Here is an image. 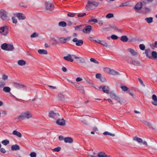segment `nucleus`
Masks as SVG:
<instances>
[{"instance_id":"obj_1","label":"nucleus","mask_w":157,"mask_h":157,"mask_svg":"<svg viewBox=\"0 0 157 157\" xmlns=\"http://www.w3.org/2000/svg\"><path fill=\"white\" fill-rule=\"evenodd\" d=\"M32 115L30 111H27L25 112L22 113L17 117L14 118V120H21L25 119H29L30 118H32Z\"/></svg>"},{"instance_id":"obj_2","label":"nucleus","mask_w":157,"mask_h":157,"mask_svg":"<svg viewBox=\"0 0 157 157\" xmlns=\"http://www.w3.org/2000/svg\"><path fill=\"white\" fill-rule=\"evenodd\" d=\"M91 5H93L95 6H97L99 5V3L94 1H88L85 7L87 10H89L90 9Z\"/></svg>"},{"instance_id":"obj_3","label":"nucleus","mask_w":157,"mask_h":157,"mask_svg":"<svg viewBox=\"0 0 157 157\" xmlns=\"http://www.w3.org/2000/svg\"><path fill=\"white\" fill-rule=\"evenodd\" d=\"M0 17L3 20H6L8 19L7 13L5 10H0Z\"/></svg>"},{"instance_id":"obj_4","label":"nucleus","mask_w":157,"mask_h":157,"mask_svg":"<svg viewBox=\"0 0 157 157\" xmlns=\"http://www.w3.org/2000/svg\"><path fill=\"white\" fill-rule=\"evenodd\" d=\"M8 33V27L7 26H4L0 27V33L5 36H6Z\"/></svg>"},{"instance_id":"obj_5","label":"nucleus","mask_w":157,"mask_h":157,"mask_svg":"<svg viewBox=\"0 0 157 157\" xmlns=\"http://www.w3.org/2000/svg\"><path fill=\"white\" fill-rule=\"evenodd\" d=\"M49 117L55 119H58L59 116L58 113H55L53 111H51L49 113Z\"/></svg>"},{"instance_id":"obj_6","label":"nucleus","mask_w":157,"mask_h":157,"mask_svg":"<svg viewBox=\"0 0 157 157\" xmlns=\"http://www.w3.org/2000/svg\"><path fill=\"white\" fill-rule=\"evenodd\" d=\"M71 37L68 36L66 38L64 37H57V38L59 40V43L63 44L66 43L67 41H69L71 39Z\"/></svg>"},{"instance_id":"obj_7","label":"nucleus","mask_w":157,"mask_h":157,"mask_svg":"<svg viewBox=\"0 0 157 157\" xmlns=\"http://www.w3.org/2000/svg\"><path fill=\"white\" fill-rule=\"evenodd\" d=\"M128 63L133 65L135 67H138L140 65V63L139 61L135 60L132 59L130 60L128 59L127 60Z\"/></svg>"},{"instance_id":"obj_8","label":"nucleus","mask_w":157,"mask_h":157,"mask_svg":"<svg viewBox=\"0 0 157 157\" xmlns=\"http://www.w3.org/2000/svg\"><path fill=\"white\" fill-rule=\"evenodd\" d=\"M45 6L46 10L50 11H52L54 8V6L52 3L49 2H45Z\"/></svg>"},{"instance_id":"obj_9","label":"nucleus","mask_w":157,"mask_h":157,"mask_svg":"<svg viewBox=\"0 0 157 157\" xmlns=\"http://www.w3.org/2000/svg\"><path fill=\"white\" fill-rule=\"evenodd\" d=\"M72 41L74 42H75V44L77 46H81L83 44V41L82 40H78L77 38H74Z\"/></svg>"},{"instance_id":"obj_10","label":"nucleus","mask_w":157,"mask_h":157,"mask_svg":"<svg viewBox=\"0 0 157 157\" xmlns=\"http://www.w3.org/2000/svg\"><path fill=\"white\" fill-rule=\"evenodd\" d=\"M142 122L144 124L148 126L149 128H152L155 131L157 130L156 128L155 127H153L149 122H148L146 121H142Z\"/></svg>"},{"instance_id":"obj_11","label":"nucleus","mask_w":157,"mask_h":157,"mask_svg":"<svg viewBox=\"0 0 157 157\" xmlns=\"http://www.w3.org/2000/svg\"><path fill=\"white\" fill-rule=\"evenodd\" d=\"M74 85L75 87L78 90H81L83 93H84L83 87L79 83L75 82Z\"/></svg>"},{"instance_id":"obj_12","label":"nucleus","mask_w":157,"mask_h":157,"mask_svg":"<svg viewBox=\"0 0 157 157\" xmlns=\"http://www.w3.org/2000/svg\"><path fill=\"white\" fill-rule=\"evenodd\" d=\"M92 26L90 25H88L86 26L82 29L83 33H90L92 29Z\"/></svg>"},{"instance_id":"obj_13","label":"nucleus","mask_w":157,"mask_h":157,"mask_svg":"<svg viewBox=\"0 0 157 157\" xmlns=\"http://www.w3.org/2000/svg\"><path fill=\"white\" fill-rule=\"evenodd\" d=\"M106 69L108 73L110 74L113 75H119L120 74L119 72L114 70L111 69L109 68H107Z\"/></svg>"},{"instance_id":"obj_14","label":"nucleus","mask_w":157,"mask_h":157,"mask_svg":"<svg viewBox=\"0 0 157 157\" xmlns=\"http://www.w3.org/2000/svg\"><path fill=\"white\" fill-rule=\"evenodd\" d=\"M56 123L59 125L63 126L65 124V122L63 118L58 119L56 122Z\"/></svg>"},{"instance_id":"obj_15","label":"nucleus","mask_w":157,"mask_h":157,"mask_svg":"<svg viewBox=\"0 0 157 157\" xmlns=\"http://www.w3.org/2000/svg\"><path fill=\"white\" fill-rule=\"evenodd\" d=\"M142 7V3L141 2L138 3L134 7V9H135L136 12L141 9Z\"/></svg>"},{"instance_id":"obj_16","label":"nucleus","mask_w":157,"mask_h":157,"mask_svg":"<svg viewBox=\"0 0 157 157\" xmlns=\"http://www.w3.org/2000/svg\"><path fill=\"white\" fill-rule=\"evenodd\" d=\"M16 16L19 20H24L25 19V15L21 13H17Z\"/></svg>"},{"instance_id":"obj_17","label":"nucleus","mask_w":157,"mask_h":157,"mask_svg":"<svg viewBox=\"0 0 157 157\" xmlns=\"http://www.w3.org/2000/svg\"><path fill=\"white\" fill-rule=\"evenodd\" d=\"M13 86L16 88L18 89H21L23 88L25 86L24 85L21 84L17 82L14 83Z\"/></svg>"},{"instance_id":"obj_18","label":"nucleus","mask_w":157,"mask_h":157,"mask_svg":"<svg viewBox=\"0 0 157 157\" xmlns=\"http://www.w3.org/2000/svg\"><path fill=\"white\" fill-rule=\"evenodd\" d=\"M152 98L153 101H151V103L153 105L157 106V97L156 96L155 94H153Z\"/></svg>"},{"instance_id":"obj_19","label":"nucleus","mask_w":157,"mask_h":157,"mask_svg":"<svg viewBox=\"0 0 157 157\" xmlns=\"http://www.w3.org/2000/svg\"><path fill=\"white\" fill-rule=\"evenodd\" d=\"M64 141L66 143H72L73 142V140L71 137H67L64 138Z\"/></svg>"},{"instance_id":"obj_20","label":"nucleus","mask_w":157,"mask_h":157,"mask_svg":"<svg viewBox=\"0 0 157 157\" xmlns=\"http://www.w3.org/2000/svg\"><path fill=\"white\" fill-rule=\"evenodd\" d=\"M71 56L70 54H68L67 56H65L63 58L65 60L68 61L72 62L73 61V59L71 57Z\"/></svg>"},{"instance_id":"obj_21","label":"nucleus","mask_w":157,"mask_h":157,"mask_svg":"<svg viewBox=\"0 0 157 157\" xmlns=\"http://www.w3.org/2000/svg\"><path fill=\"white\" fill-rule=\"evenodd\" d=\"M20 149L19 145L17 144L12 145L11 147V150L12 151H16L19 150Z\"/></svg>"},{"instance_id":"obj_22","label":"nucleus","mask_w":157,"mask_h":157,"mask_svg":"<svg viewBox=\"0 0 157 157\" xmlns=\"http://www.w3.org/2000/svg\"><path fill=\"white\" fill-rule=\"evenodd\" d=\"M145 53L146 56L150 59V56H151V52L150 49H146L145 50Z\"/></svg>"},{"instance_id":"obj_23","label":"nucleus","mask_w":157,"mask_h":157,"mask_svg":"<svg viewBox=\"0 0 157 157\" xmlns=\"http://www.w3.org/2000/svg\"><path fill=\"white\" fill-rule=\"evenodd\" d=\"M58 99L61 101H64L65 98L64 95L61 93H59L57 96Z\"/></svg>"},{"instance_id":"obj_24","label":"nucleus","mask_w":157,"mask_h":157,"mask_svg":"<svg viewBox=\"0 0 157 157\" xmlns=\"http://www.w3.org/2000/svg\"><path fill=\"white\" fill-rule=\"evenodd\" d=\"M102 91L104 92L107 94L109 93V88L108 86H104L102 88Z\"/></svg>"},{"instance_id":"obj_25","label":"nucleus","mask_w":157,"mask_h":157,"mask_svg":"<svg viewBox=\"0 0 157 157\" xmlns=\"http://www.w3.org/2000/svg\"><path fill=\"white\" fill-rule=\"evenodd\" d=\"M12 133L13 135H15L21 138L22 137L21 133L16 130L13 131Z\"/></svg>"},{"instance_id":"obj_26","label":"nucleus","mask_w":157,"mask_h":157,"mask_svg":"<svg viewBox=\"0 0 157 157\" xmlns=\"http://www.w3.org/2000/svg\"><path fill=\"white\" fill-rule=\"evenodd\" d=\"M38 52L41 55H47L48 54L47 51L44 49H39L38 51Z\"/></svg>"},{"instance_id":"obj_27","label":"nucleus","mask_w":157,"mask_h":157,"mask_svg":"<svg viewBox=\"0 0 157 157\" xmlns=\"http://www.w3.org/2000/svg\"><path fill=\"white\" fill-rule=\"evenodd\" d=\"M128 52H130L133 56H135L137 55V52L133 49L131 48H128L127 49Z\"/></svg>"},{"instance_id":"obj_28","label":"nucleus","mask_w":157,"mask_h":157,"mask_svg":"<svg viewBox=\"0 0 157 157\" xmlns=\"http://www.w3.org/2000/svg\"><path fill=\"white\" fill-rule=\"evenodd\" d=\"M26 62L25 60L21 59L19 60L17 62V64L20 66H23L25 65Z\"/></svg>"},{"instance_id":"obj_29","label":"nucleus","mask_w":157,"mask_h":157,"mask_svg":"<svg viewBox=\"0 0 157 157\" xmlns=\"http://www.w3.org/2000/svg\"><path fill=\"white\" fill-rule=\"evenodd\" d=\"M14 47L12 44H8V47H7V49L8 51H12L14 49Z\"/></svg>"},{"instance_id":"obj_30","label":"nucleus","mask_w":157,"mask_h":157,"mask_svg":"<svg viewBox=\"0 0 157 157\" xmlns=\"http://www.w3.org/2000/svg\"><path fill=\"white\" fill-rule=\"evenodd\" d=\"M133 140L136 141L139 143H142L143 140L142 139L136 136L133 138Z\"/></svg>"},{"instance_id":"obj_31","label":"nucleus","mask_w":157,"mask_h":157,"mask_svg":"<svg viewBox=\"0 0 157 157\" xmlns=\"http://www.w3.org/2000/svg\"><path fill=\"white\" fill-rule=\"evenodd\" d=\"M120 40L123 42H126L128 41V38L127 36H121Z\"/></svg>"},{"instance_id":"obj_32","label":"nucleus","mask_w":157,"mask_h":157,"mask_svg":"<svg viewBox=\"0 0 157 157\" xmlns=\"http://www.w3.org/2000/svg\"><path fill=\"white\" fill-rule=\"evenodd\" d=\"M97 156L98 157H108V156L106 154L103 152H100L97 154Z\"/></svg>"},{"instance_id":"obj_33","label":"nucleus","mask_w":157,"mask_h":157,"mask_svg":"<svg viewBox=\"0 0 157 157\" xmlns=\"http://www.w3.org/2000/svg\"><path fill=\"white\" fill-rule=\"evenodd\" d=\"M72 56H73V57H74L75 59H79L81 63H85L84 60L82 58L77 57V56H76L75 55H72Z\"/></svg>"},{"instance_id":"obj_34","label":"nucleus","mask_w":157,"mask_h":157,"mask_svg":"<svg viewBox=\"0 0 157 157\" xmlns=\"http://www.w3.org/2000/svg\"><path fill=\"white\" fill-rule=\"evenodd\" d=\"M150 11V9L148 8H143L142 10V12L143 13H148Z\"/></svg>"},{"instance_id":"obj_35","label":"nucleus","mask_w":157,"mask_h":157,"mask_svg":"<svg viewBox=\"0 0 157 157\" xmlns=\"http://www.w3.org/2000/svg\"><path fill=\"white\" fill-rule=\"evenodd\" d=\"M8 44L6 43H5L2 44L1 46V48L2 49L5 50L7 51V47H8Z\"/></svg>"},{"instance_id":"obj_36","label":"nucleus","mask_w":157,"mask_h":157,"mask_svg":"<svg viewBox=\"0 0 157 157\" xmlns=\"http://www.w3.org/2000/svg\"><path fill=\"white\" fill-rule=\"evenodd\" d=\"M145 20L148 23H151L153 21V18L152 17L146 18H145Z\"/></svg>"},{"instance_id":"obj_37","label":"nucleus","mask_w":157,"mask_h":157,"mask_svg":"<svg viewBox=\"0 0 157 157\" xmlns=\"http://www.w3.org/2000/svg\"><path fill=\"white\" fill-rule=\"evenodd\" d=\"M3 90L5 92L9 93L10 92L11 89L9 87L5 86L4 87Z\"/></svg>"},{"instance_id":"obj_38","label":"nucleus","mask_w":157,"mask_h":157,"mask_svg":"<svg viewBox=\"0 0 157 157\" xmlns=\"http://www.w3.org/2000/svg\"><path fill=\"white\" fill-rule=\"evenodd\" d=\"M121 88L122 90L124 91H127V92H128V90L130 89L125 86H121Z\"/></svg>"},{"instance_id":"obj_39","label":"nucleus","mask_w":157,"mask_h":157,"mask_svg":"<svg viewBox=\"0 0 157 157\" xmlns=\"http://www.w3.org/2000/svg\"><path fill=\"white\" fill-rule=\"evenodd\" d=\"M59 25L62 27H66L67 25V23L66 22L61 21L59 22Z\"/></svg>"},{"instance_id":"obj_40","label":"nucleus","mask_w":157,"mask_h":157,"mask_svg":"<svg viewBox=\"0 0 157 157\" xmlns=\"http://www.w3.org/2000/svg\"><path fill=\"white\" fill-rule=\"evenodd\" d=\"M113 99H115V100L119 102H121L122 101V100L120 98L119 96L116 95L115 98H113Z\"/></svg>"},{"instance_id":"obj_41","label":"nucleus","mask_w":157,"mask_h":157,"mask_svg":"<svg viewBox=\"0 0 157 157\" xmlns=\"http://www.w3.org/2000/svg\"><path fill=\"white\" fill-rule=\"evenodd\" d=\"M103 134L105 135H109L112 136H115V134L111 133L108 132H105L103 133Z\"/></svg>"},{"instance_id":"obj_42","label":"nucleus","mask_w":157,"mask_h":157,"mask_svg":"<svg viewBox=\"0 0 157 157\" xmlns=\"http://www.w3.org/2000/svg\"><path fill=\"white\" fill-rule=\"evenodd\" d=\"M105 17L107 18H111L113 17L114 15L113 13H109L106 15Z\"/></svg>"},{"instance_id":"obj_43","label":"nucleus","mask_w":157,"mask_h":157,"mask_svg":"<svg viewBox=\"0 0 157 157\" xmlns=\"http://www.w3.org/2000/svg\"><path fill=\"white\" fill-rule=\"evenodd\" d=\"M102 45L107 47H108L109 46L107 43L105 41H102L101 43V44Z\"/></svg>"},{"instance_id":"obj_44","label":"nucleus","mask_w":157,"mask_h":157,"mask_svg":"<svg viewBox=\"0 0 157 157\" xmlns=\"http://www.w3.org/2000/svg\"><path fill=\"white\" fill-rule=\"evenodd\" d=\"M2 143L3 145H6L9 143V141L8 140H3L2 141Z\"/></svg>"},{"instance_id":"obj_45","label":"nucleus","mask_w":157,"mask_h":157,"mask_svg":"<svg viewBox=\"0 0 157 157\" xmlns=\"http://www.w3.org/2000/svg\"><path fill=\"white\" fill-rule=\"evenodd\" d=\"M116 95L115 93L112 92H111L110 93V96L112 99H113Z\"/></svg>"},{"instance_id":"obj_46","label":"nucleus","mask_w":157,"mask_h":157,"mask_svg":"<svg viewBox=\"0 0 157 157\" xmlns=\"http://www.w3.org/2000/svg\"><path fill=\"white\" fill-rule=\"evenodd\" d=\"M90 60L91 62H93L95 63L98 64L99 63L98 61H97L94 58H90Z\"/></svg>"},{"instance_id":"obj_47","label":"nucleus","mask_w":157,"mask_h":157,"mask_svg":"<svg viewBox=\"0 0 157 157\" xmlns=\"http://www.w3.org/2000/svg\"><path fill=\"white\" fill-rule=\"evenodd\" d=\"M38 34L36 32H34L33 34L31 35L30 37L31 38L35 37L38 36Z\"/></svg>"},{"instance_id":"obj_48","label":"nucleus","mask_w":157,"mask_h":157,"mask_svg":"<svg viewBox=\"0 0 157 157\" xmlns=\"http://www.w3.org/2000/svg\"><path fill=\"white\" fill-rule=\"evenodd\" d=\"M83 26V25H80L79 26H76L75 27V29L76 30L78 29L80 31L82 30V27Z\"/></svg>"},{"instance_id":"obj_49","label":"nucleus","mask_w":157,"mask_h":157,"mask_svg":"<svg viewBox=\"0 0 157 157\" xmlns=\"http://www.w3.org/2000/svg\"><path fill=\"white\" fill-rule=\"evenodd\" d=\"M61 148L60 147H57L56 148L52 149V150L56 152H59L61 150Z\"/></svg>"},{"instance_id":"obj_50","label":"nucleus","mask_w":157,"mask_h":157,"mask_svg":"<svg viewBox=\"0 0 157 157\" xmlns=\"http://www.w3.org/2000/svg\"><path fill=\"white\" fill-rule=\"evenodd\" d=\"M8 76L5 74H3L2 75V79L4 80H6L8 79Z\"/></svg>"},{"instance_id":"obj_51","label":"nucleus","mask_w":157,"mask_h":157,"mask_svg":"<svg viewBox=\"0 0 157 157\" xmlns=\"http://www.w3.org/2000/svg\"><path fill=\"white\" fill-rule=\"evenodd\" d=\"M30 155L31 157H36V154L35 152H31L30 154Z\"/></svg>"},{"instance_id":"obj_52","label":"nucleus","mask_w":157,"mask_h":157,"mask_svg":"<svg viewBox=\"0 0 157 157\" xmlns=\"http://www.w3.org/2000/svg\"><path fill=\"white\" fill-rule=\"evenodd\" d=\"M111 38L113 40H117L118 38V36L114 34L112 35Z\"/></svg>"},{"instance_id":"obj_53","label":"nucleus","mask_w":157,"mask_h":157,"mask_svg":"<svg viewBox=\"0 0 157 157\" xmlns=\"http://www.w3.org/2000/svg\"><path fill=\"white\" fill-rule=\"evenodd\" d=\"M139 47L140 49L142 50H144L145 48V46L144 44H140Z\"/></svg>"},{"instance_id":"obj_54","label":"nucleus","mask_w":157,"mask_h":157,"mask_svg":"<svg viewBox=\"0 0 157 157\" xmlns=\"http://www.w3.org/2000/svg\"><path fill=\"white\" fill-rule=\"evenodd\" d=\"M67 15L70 17H73L75 16V13H69L67 14Z\"/></svg>"},{"instance_id":"obj_55","label":"nucleus","mask_w":157,"mask_h":157,"mask_svg":"<svg viewBox=\"0 0 157 157\" xmlns=\"http://www.w3.org/2000/svg\"><path fill=\"white\" fill-rule=\"evenodd\" d=\"M13 22V23L16 24L17 22V19L14 17H12V18Z\"/></svg>"},{"instance_id":"obj_56","label":"nucleus","mask_w":157,"mask_h":157,"mask_svg":"<svg viewBox=\"0 0 157 157\" xmlns=\"http://www.w3.org/2000/svg\"><path fill=\"white\" fill-rule=\"evenodd\" d=\"M89 21L90 22H93L94 23H97L98 22V21L96 19H93L89 20Z\"/></svg>"},{"instance_id":"obj_57","label":"nucleus","mask_w":157,"mask_h":157,"mask_svg":"<svg viewBox=\"0 0 157 157\" xmlns=\"http://www.w3.org/2000/svg\"><path fill=\"white\" fill-rule=\"evenodd\" d=\"M95 76L97 78H99L100 79L102 77L101 74L100 73L96 74Z\"/></svg>"},{"instance_id":"obj_58","label":"nucleus","mask_w":157,"mask_h":157,"mask_svg":"<svg viewBox=\"0 0 157 157\" xmlns=\"http://www.w3.org/2000/svg\"><path fill=\"white\" fill-rule=\"evenodd\" d=\"M86 15V14L85 13H78V17H83L84 16Z\"/></svg>"},{"instance_id":"obj_59","label":"nucleus","mask_w":157,"mask_h":157,"mask_svg":"<svg viewBox=\"0 0 157 157\" xmlns=\"http://www.w3.org/2000/svg\"><path fill=\"white\" fill-rule=\"evenodd\" d=\"M5 85V83L4 82H0V88H2L4 87Z\"/></svg>"},{"instance_id":"obj_60","label":"nucleus","mask_w":157,"mask_h":157,"mask_svg":"<svg viewBox=\"0 0 157 157\" xmlns=\"http://www.w3.org/2000/svg\"><path fill=\"white\" fill-rule=\"evenodd\" d=\"M132 90L130 89L128 90V93L131 96H132L133 98H134V94L133 93H131Z\"/></svg>"},{"instance_id":"obj_61","label":"nucleus","mask_w":157,"mask_h":157,"mask_svg":"<svg viewBox=\"0 0 157 157\" xmlns=\"http://www.w3.org/2000/svg\"><path fill=\"white\" fill-rule=\"evenodd\" d=\"M138 79L141 85L144 87L145 86L143 83L142 80L140 78H138Z\"/></svg>"},{"instance_id":"obj_62","label":"nucleus","mask_w":157,"mask_h":157,"mask_svg":"<svg viewBox=\"0 0 157 157\" xmlns=\"http://www.w3.org/2000/svg\"><path fill=\"white\" fill-rule=\"evenodd\" d=\"M20 5L21 6L24 8H26L27 7V6L24 5L23 3H20Z\"/></svg>"},{"instance_id":"obj_63","label":"nucleus","mask_w":157,"mask_h":157,"mask_svg":"<svg viewBox=\"0 0 157 157\" xmlns=\"http://www.w3.org/2000/svg\"><path fill=\"white\" fill-rule=\"evenodd\" d=\"M0 151L2 153H5L6 152V151L3 148H1L0 149Z\"/></svg>"},{"instance_id":"obj_64","label":"nucleus","mask_w":157,"mask_h":157,"mask_svg":"<svg viewBox=\"0 0 157 157\" xmlns=\"http://www.w3.org/2000/svg\"><path fill=\"white\" fill-rule=\"evenodd\" d=\"M58 42L55 39L53 40V42L52 43V45H55L58 44Z\"/></svg>"}]
</instances>
